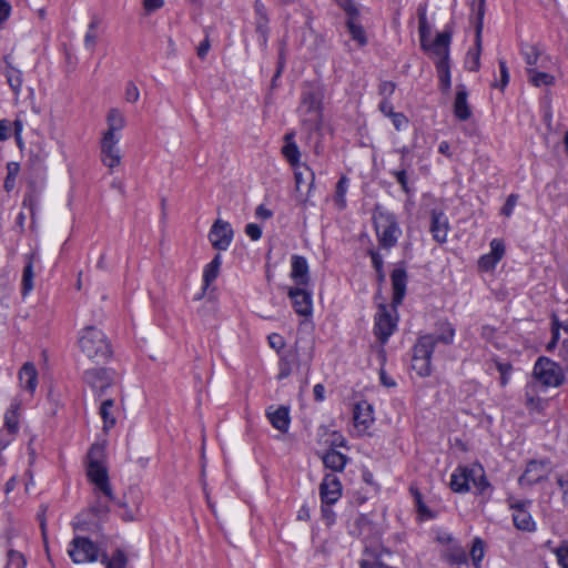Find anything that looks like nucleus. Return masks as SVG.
<instances>
[{
  "label": "nucleus",
  "instance_id": "nucleus-53",
  "mask_svg": "<svg viewBox=\"0 0 568 568\" xmlns=\"http://www.w3.org/2000/svg\"><path fill=\"white\" fill-rule=\"evenodd\" d=\"M517 201H518V195L517 194H510L507 197L506 203L504 204V206L501 209V214L507 216V217L510 216L513 211H514V207L517 204Z\"/></svg>",
  "mask_w": 568,
  "mask_h": 568
},
{
  "label": "nucleus",
  "instance_id": "nucleus-35",
  "mask_svg": "<svg viewBox=\"0 0 568 568\" xmlns=\"http://www.w3.org/2000/svg\"><path fill=\"white\" fill-rule=\"evenodd\" d=\"M101 562L104 564L106 568H125L128 557L122 549L118 548L113 551L111 557L103 552L101 555Z\"/></svg>",
  "mask_w": 568,
  "mask_h": 568
},
{
  "label": "nucleus",
  "instance_id": "nucleus-19",
  "mask_svg": "<svg viewBox=\"0 0 568 568\" xmlns=\"http://www.w3.org/2000/svg\"><path fill=\"white\" fill-rule=\"evenodd\" d=\"M266 416L274 428L281 433H286L290 427L291 417L287 406H280L276 409L271 406L266 410Z\"/></svg>",
  "mask_w": 568,
  "mask_h": 568
},
{
  "label": "nucleus",
  "instance_id": "nucleus-6",
  "mask_svg": "<svg viewBox=\"0 0 568 568\" xmlns=\"http://www.w3.org/2000/svg\"><path fill=\"white\" fill-rule=\"evenodd\" d=\"M374 222L381 245L384 247H392L396 245L402 231L394 215L379 212L374 216Z\"/></svg>",
  "mask_w": 568,
  "mask_h": 568
},
{
  "label": "nucleus",
  "instance_id": "nucleus-32",
  "mask_svg": "<svg viewBox=\"0 0 568 568\" xmlns=\"http://www.w3.org/2000/svg\"><path fill=\"white\" fill-rule=\"evenodd\" d=\"M520 52L527 64V72H529L531 68H538V61L542 58V52L538 47L534 44H523Z\"/></svg>",
  "mask_w": 568,
  "mask_h": 568
},
{
  "label": "nucleus",
  "instance_id": "nucleus-48",
  "mask_svg": "<svg viewBox=\"0 0 568 568\" xmlns=\"http://www.w3.org/2000/svg\"><path fill=\"white\" fill-rule=\"evenodd\" d=\"M336 3L348 14V18H358V9L353 0H335Z\"/></svg>",
  "mask_w": 568,
  "mask_h": 568
},
{
  "label": "nucleus",
  "instance_id": "nucleus-13",
  "mask_svg": "<svg viewBox=\"0 0 568 568\" xmlns=\"http://www.w3.org/2000/svg\"><path fill=\"white\" fill-rule=\"evenodd\" d=\"M320 491L322 503L326 506H331L341 498L342 484L335 475L328 474L324 477L320 486Z\"/></svg>",
  "mask_w": 568,
  "mask_h": 568
},
{
  "label": "nucleus",
  "instance_id": "nucleus-23",
  "mask_svg": "<svg viewBox=\"0 0 568 568\" xmlns=\"http://www.w3.org/2000/svg\"><path fill=\"white\" fill-rule=\"evenodd\" d=\"M254 11H255V30L258 34V39L261 41L262 45H266L267 38H268V17L266 12L265 6L260 1L256 0L254 4Z\"/></svg>",
  "mask_w": 568,
  "mask_h": 568
},
{
  "label": "nucleus",
  "instance_id": "nucleus-60",
  "mask_svg": "<svg viewBox=\"0 0 568 568\" xmlns=\"http://www.w3.org/2000/svg\"><path fill=\"white\" fill-rule=\"evenodd\" d=\"M120 506L124 508V513L122 514V518L125 521H134V520L138 519L139 505H136L135 509H129L125 503L120 504Z\"/></svg>",
  "mask_w": 568,
  "mask_h": 568
},
{
  "label": "nucleus",
  "instance_id": "nucleus-46",
  "mask_svg": "<svg viewBox=\"0 0 568 568\" xmlns=\"http://www.w3.org/2000/svg\"><path fill=\"white\" fill-rule=\"evenodd\" d=\"M418 22H419V27H418L419 40L428 38V36L430 33V27L427 22L426 6H420L418 8Z\"/></svg>",
  "mask_w": 568,
  "mask_h": 568
},
{
  "label": "nucleus",
  "instance_id": "nucleus-63",
  "mask_svg": "<svg viewBox=\"0 0 568 568\" xmlns=\"http://www.w3.org/2000/svg\"><path fill=\"white\" fill-rule=\"evenodd\" d=\"M11 14V6L6 0H0V27L9 19Z\"/></svg>",
  "mask_w": 568,
  "mask_h": 568
},
{
  "label": "nucleus",
  "instance_id": "nucleus-55",
  "mask_svg": "<svg viewBox=\"0 0 568 568\" xmlns=\"http://www.w3.org/2000/svg\"><path fill=\"white\" fill-rule=\"evenodd\" d=\"M245 234L253 241H256L262 236V229L256 223H248L245 226Z\"/></svg>",
  "mask_w": 568,
  "mask_h": 568
},
{
  "label": "nucleus",
  "instance_id": "nucleus-62",
  "mask_svg": "<svg viewBox=\"0 0 568 568\" xmlns=\"http://www.w3.org/2000/svg\"><path fill=\"white\" fill-rule=\"evenodd\" d=\"M394 175H395L397 182L400 184L403 191L405 193L409 194L410 189L408 186L406 171L405 170L396 171V172H394Z\"/></svg>",
  "mask_w": 568,
  "mask_h": 568
},
{
  "label": "nucleus",
  "instance_id": "nucleus-28",
  "mask_svg": "<svg viewBox=\"0 0 568 568\" xmlns=\"http://www.w3.org/2000/svg\"><path fill=\"white\" fill-rule=\"evenodd\" d=\"M19 381L23 388L31 394L34 393L38 385V373L32 363H26L19 373Z\"/></svg>",
  "mask_w": 568,
  "mask_h": 568
},
{
  "label": "nucleus",
  "instance_id": "nucleus-20",
  "mask_svg": "<svg viewBox=\"0 0 568 568\" xmlns=\"http://www.w3.org/2000/svg\"><path fill=\"white\" fill-rule=\"evenodd\" d=\"M430 221V232L437 243L442 244L446 241L448 234V219L442 211L433 210Z\"/></svg>",
  "mask_w": 568,
  "mask_h": 568
},
{
  "label": "nucleus",
  "instance_id": "nucleus-44",
  "mask_svg": "<svg viewBox=\"0 0 568 568\" xmlns=\"http://www.w3.org/2000/svg\"><path fill=\"white\" fill-rule=\"evenodd\" d=\"M485 555V544L480 538H475L470 549V557L476 568L480 567V561Z\"/></svg>",
  "mask_w": 568,
  "mask_h": 568
},
{
  "label": "nucleus",
  "instance_id": "nucleus-22",
  "mask_svg": "<svg viewBox=\"0 0 568 568\" xmlns=\"http://www.w3.org/2000/svg\"><path fill=\"white\" fill-rule=\"evenodd\" d=\"M546 473L545 462L531 460L528 463L525 473L519 477V484L521 486L539 483Z\"/></svg>",
  "mask_w": 568,
  "mask_h": 568
},
{
  "label": "nucleus",
  "instance_id": "nucleus-17",
  "mask_svg": "<svg viewBox=\"0 0 568 568\" xmlns=\"http://www.w3.org/2000/svg\"><path fill=\"white\" fill-rule=\"evenodd\" d=\"M354 425L359 432H365L374 422L373 407L367 402H361L354 408Z\"/></svg>",
  "mask_w": 568,
  "mask_h": 568
},
{
  "label": "nucleus",
  "instance_id": "nucleus-58",
  "mask_svg": "<svg viewBox=\"0 0 568 568\" xmlns=\"http://www.w3.org/2000/svg\"><path fill=\"white\" fill-rule=\"evenodd\" d=\"M497 369L500 373V384L505 386L508 383L511 365L509 363H497Z\"/></svg>",
  "mask_w": 568,
  "mask_h": 568
},
{
  "label": "nucleus",
  "instance_id": "nucleus-27",
  "mask_svg": "<svg viewBox=\"0 0 568 568\" xmlns=\"http://www.w3.org/2000/svg\"><path fill=\"white\" fill-rule=\"evenodd\" d=\"M222 264L221 255L216 254L214 258L205 266L203 272V287L201 294L196 297L200 300L204 296L206 290L211 286V284L215 281L220 273V267Z\"/></svg>",
  "mask_w": 568,
  "mask_h": 568
},
{
  "label": "nucleus",
  "instance_id": "nucleus-52",
  "mask_svg": "<svg viewBox=\"0 0 568 568\" xmlns=\"http://www.w3.org/2000/svg\"><path fill=\"white\" fill-rule=\"evenodd\" d=\"M371 257H372L373 265L377 272L378 280L384 281L385 275L383 273L382 256L379 255V253L377 251H371Z\"/></svg>",
  "mask_w": 568,
  "mask_h": 568
},
{
  "label": "nucleus",
  "instance_id": "nucleus-21",
  "mask_svg": "<svg viewBox=\"0 0 568 568\" xmlns=\"http://www.w3.org/2000/svg\"><path fill=\"white\" fill-rule=\"evenodd\" d=\"M393 305L396 307L402 304L406 293L407 275L403 267H396L392 273Z\"/></svg>",
  "mask_w": 568,
  "mask_h": 568
},
{
  "label": "nucleus",
  "instance_id": "nucleus-43",
  "mask_svg": "<svg viewBox=\"0 0 568 568\" xmlns=\"http://www.w3.org/2000/svg\"><path fill=\"white\" fill-rule=\"evenodd\" d=\"M439 79V88L444 93H448L452 87L450 81V64H443L436 67Z\"/></svg>",
  "mask_w": 568,
  "mask_h": 568
},
{
  "label": "nucleus",
  "instance_id": "nucleus-29",
  "mask_svg": "<svg viewBox=\"0 0 568 568\" xmlns=\"http://www.w3.org/2000/svg\"><path fill=\"white\" fill-rule=\"evenodd\" d=\"M511 508L515 510L513 515L515 526L520 530H532L535 523L530 514L523 508V504H514Z\"/></svg>",
  "mask_w": 568,
  "mask_h": 568
},
{
  "label": "nucleus",
  "instance_id": "nucleus-33",
  "mask_svg": "<svg viewBox=\"0 0 568 568\" xmlns=\"http://www.w3.org/2000/svg\"><path fill=\"white\" fill-rule=\"evenodd\" d=\"M528 74V81L537 88L551 87L555 83V78L548 72L539 71L538 68H531Z\"/></svg>",
  "mask_w": 568,
  "mask_h": 568
},
{
  "label": "nucleus",
  "instance_id": "nucleus-34",
  "mask_svg": "<svg viewBox=\"0 0 568 568\" xmlns=\"http://www.w3.org/2000/svg\"><path fill=\"white\" fill-rule=\"evenodd\" d=\"M7 67H6V77L7 81L14 92L16 95H18L21 91L23 79H22V72L14 68L8 60H6Z\"/></svg>",
  "mask_w": 568,
  "mask_h": 568
},
{
  "label": "nucleus",
  "instance_id": "nucleus-57",
  "mask_svg": "<svg viewBox=\"0 0 568 568\" xmlns=\"http://www.w3.org/2000/svg\"><path fill=\"white\" fill-rule=\"evenodd\" d=\"M557 484L562 493V500L568 503V471L557 477Z\"/></svg>",
  "mask_w": 568,
  "mask_h": 568
},
{
  "label": "nucleus",
  "instance_id": "nucleus-39",
  "mask_svg": "<svg viewBox=\"0 0 568 568\" xmlns=\"http://www.w3.org/2000/svg\"><path fill=\"white\" fill-rule=\"evenodd\" d=\"M505 251H490L488 254L483 255L478 261L480 271H491L495 265L501 260Z\"/></svg>",
  "mask_w": 568,
  "mask_h": 568
},
{
  "label": "nucleus",
  "instance_id": "nucleus-41",
  "mask_svg": "<svg viewBox=\"0 0 568 568\" xmlns=\"http://www.w3.org/2000/svg\"><path fill=\"white\" fill-rule=\"evenodd\" d=\"M8 561L3 562V558L0 555V568H24L26 567V558L22 554L16 550H10L7 554Z\"/></svg>",
  "mask_w": 568,
  "mask_h": 568
},
{
  "label": "nucleus",
  "instance_id": "nucleus-9",
  "mask_svg": "<svg viewBox=\"0 0 568 568\" xmlns=\"http://www.w3.org/2000/svg\"><path fill=\"white\" fill-rule=\"evenodd\" d=\"M120 138L102 135L100 142L101 162L112 172L121 164Z\"/></svg>",
  "mask_w": 568,
  "mask_h": 568
},
{
  "label": "nucleus",
  "instance_id": "nucleus-7",
  "mask_svg": "<svg viewBox=\"0 0 568 568\" xmlns=\"http://www.w3.org/2000/svg\"><path fill=\"white\" fill-rule=\"evenodd\" d=\"M68 554L77 565L94 562L101 558L99 547L88 537L82 536H75L71 540Z\"/></svg>",
  "mask_w": 568,
  "mask_h": 568
},
{
  "label": "nucleus",
  "instance_id": "nucleus-37",
  "mask_svg": "<svg viewBox=\"0 0 568 568\" xmlns=\"http://www.w3.org/2000/svg\"><path fill=\"white\" fill-rule=\"evenodd\" d=\"M450 488L455 493H465L470 489V486L467 483V475H465V470H463L462 466L453 473L450 478Z\"/></svg>",
  "mask_w": 568,
  "mask_h": 568
},
{
  "label": "nucleus",
  "instance_id": "nucleus-3",
  "mask_svg": "<svg viewBox=\"0 0 568 568\" xmlns=\"http://www.w3.org/2000/svg\"><path fill=\"white\" fill-rule=\"evenodd\" d=\"M81 352L91 361L102 363L112 355L111 345L104 333L94 326H87L79 337Z\"/></svg>",
  "mask_w": 568,
  "mask_h": 568
},
{
  "label": "nucleus",
  "instance_id": "nucleus-2",
  "mask_svg": "<svg viewBox=\"0 0 568 568\" xmlns=\"http://www.w3.org/2000/svg\"><path fill=\"white\" fill-rule=\"evenodd\" d=\"M105 443H94L87 454V476L89 480L110 500L114 499L105 466Z\"/></svg>",
  "mask_w": 568,
  "mask_h": 568
},
{
  "label": "nucleus",
  "instance_id": "nucleus-42",
  "mask_svg": "<svg viewBox=\"0 0 568 568\" xmlns=\"http://www.w3.org/2000/svg\"><path fill=\"white\" fill-rule=\"evenodd\" d=\"M18 404L11 405V407L7 410L4 415V428L8 430L9 434H16L18 432Z\"/></svg>",
  "mask_w": 568,
  "mask_h": 568
},
{
  "label": "nucleus",
  "instance_id": "nucleus-54",
  "mask_svg": "<svg viewBox=\"0 0 568 568\" xmlns=\"http://www.w3.org/2000/svg\"><path fill=\"white\" fill-rule=\"evenodd\" d=\"M498 64H499V70H500V85L499 87L501 90H504L509 82V71H508L505 60L499 59Z\"/></svg>",
  "mask_w": 568,
  "mask_h": 568
},
{
  "label": "nucleus",
  "instance_id": "nucleus-64",
  "mask_svg": "<svg viewBox=\"0 0 568 568\" xmlns=\"http://www.w3.org/2000/svg\"><path fill=\"white\" fill-rule=\"evenodd\" d=\"M395 91V83L390 81H384L379 84V93L384 99H388Z\"/></svg>",
  "mask_w": 568,
  "mask_h": 568
},
{
  "label": "nucleus",
  "instance_id": "nucleus-30",
  "mask_svg": "<svg viewBox=\"0 0 568 568\" xmlns=\"http://www.w3.org/2000/svg\"><path fill=\"white\" fill-rule=\"evenodd\" d=\"M37 261V254L31 253L27 256V263L22 274V295L27 296L33 290V263Z\"/></svg>",
  "mask_w": 568,
  "mask_h": 568
},
{
  "label": "nucleus",
  "instance_id": "nucleus-5",
  "mask_svg": "<svg viewBox=\"0 0 568 568\" xmlns=\"http://www.w3.org/2000/svg\"><path fill=\"white\" fill-rule=\"evenodd\" d=\"M453 31L444 30L438 32L433 41H428L427 38L420 40V47L430 59L435 62V65H442L449 63V47L452 42Z\"/></svg>",
  "mask_w": 568,
  "mask_h": 568
},
{
  "label": "nucleus",
  "instance_id": "nucleus-59",
  "mask_svg": "<svg viewBox=\"0 0 568 568\" xmlns=\"http://www.w3.org/2000/svg\"><path fill=\"white\" fill-rule=\"evenodd\" d=\"M526 406L529 409H534V410L540 412V410L544 409V402H542V399H540L538 397H534V396L527 395V397H526Z\"/></svg>",
  "mask_w": 568,
  "mask_h": 568
},
{
  "label": "nucleus",
  "instance_id": "nucleus-8",
  "mask_svg": "<svg viewBox=\"0 0 568 568\" xmlns=\"http://www.w3.org/2000/svg\"><path fill=\"white\" fill-rule=\"evenodd\" d=\"M534 376L544 386H560L565 382L561 367L546 357H540L534 366Z\"/></svg>",
  "mask_w": 568,
  "mask_h": 568
},
{
  "label": "nucleus",
  "instance_id": "nucleus-31",
  "mask_svg": "<svg viewBox=\"0 0 568 568\" xmlns=\"http://www.w3.org/2000/svg\"><path fill=\"white\" fill-rule=\"evenodd\" d=\"M347 457L335 450L331 449L323 456V463L325 467L334 470V471H342L346 465Z\"/></svg>",
  "mask_w": 568,
  "mask_h": 568
},
{
  "label": "nucleus",
  "instance_id": "nucleus-38",
  "mask_svg": "<svg viewBox=\"0 0 568 568\" xmlns=\"http://www.w3.org/2000/svg\"><path fill=\"white\" fill-rule=\"evenodd\" d=\"M346 27L348 32L352 36V39L356 41L359 45H365L367 42L366 33L363 27L358 23L357 18H348L346 22Z\"/></svg>",
  "mask_w": 568,
  "mask_h": 568
},
{
  "label": "nucleus",
  "instance_id": "nucleus-11",
  "mask_svg": "<svg viewBox=\"0 0 568 568\" xmlns=\"http://www.w3.org/2000/svg\"><path fill=\"white\" fill-rule=\"evenodd\" d=\"M233 235L231 224L217 219L211 227L209 239L214 248H226L231 244Z\"/></svg>",
  "mask_w": 568,
  "mask_h": 568
},
{
  "label": "nucleus",
  "instance_id": "nucleus-16",
  "mask_svg": "<svg viewBox=\"0 0 568 568\" xmlns=\"http://www.w3.org/2000/svg\"><path fill=\"white\" fill-rule=\"evenodd\" d=\"M291 278L297 286H307L310 284L308 263L301 255H293L291 261Z\"/></svg>",
  "mask_w": 568,
  "mask_h": 568
},
{
  "label": "nucleus",
  "instance_id": "nucleus-47",
  "mask_svg": "<svg viewBox=\"0 0 568 568\" xmlns=\"http://www.w3.org/2000/svg\"><path fill=\"white\" fill-rule=\"evenodd\" d=\"M294 175H295V184H296L297 191L301 190L302 184L306 180H308V189H312V186L314 184V173L308 168H305V172H303L296 168Z\"/></svg>",
  "mask_w": 568,
  "mask_h": 568
},
{
  "label": "nucleus",
  "instance_id": "nucleus-26",
  "mask_svg": "<svg viewBox=\"0 0 568 568\" xmlns=\"http://www.w3.org/2000/svg\"><path fill=\"white\" fill-rule=\"evenodd\" d=\"M468 93L465 85L457 87V93L454 101V114L460 121H466L471 116V110L467 101Z\"/></svg>",
  "mask_w": 568,
  "mask_h": 568
},
{
  "label": "nucleus",
  "instance_id": "nucleus-14",
  "mask_svg": "<svg viewBox=\"0 0 568 568\" xmlns=\"http://www.w3.org/2000/svg\"><path fill=\"white\" fill-rule=\"evenodd\" d=\"M288 296L297 314L302 316L312 314V294L306 290V286L290 287Z\"/></svg>",
  "mask_w": 568,
  "mask_h": 568
},
{
  "label": "nucleus",
  "instance_id": "nucleus-49",
  "mask_svg": "<svg viewBox=\"0 0 568 568\" xmlns=\"http://www.w3.org/2000/svg\"><path fill=\"white\" fill-rule=\"evenodd\" d=\"M560 327H561V324L559 323L557 317L554 316L552 326H551L552 338H551V341L546 346V349L548 352H551V351L555 349V347L557 345V342L559 339V329H560Z\"/></svg>",
  "mask_w": 568,
  "mask_h": 568
},
{
  "label": "nucleus",
  "instance_id": "nucleus-45",
  "mask_svg": "<svg viewBox=\"0 0 568 568\" xmlns=\"http://www.w3.org/2000/svg\"><path fill=\"white\" fill-rule=\"evenodd\" d=\"M347 179L345 176H342L339 181L336 184V192H335V202L339 209H344L346 205L345 195L347 192Z\"/></svg>",
  "mask_w": 568,
  "mask_h": 568
},
{
  "label": "nucleus",
  "instance_id": "nucleus-1",
  "mask_svg": "<svg viewBox=\"0 0 568 568\" xmlns=\"http://www.w3.org/2000/svg\"><path fill=\"white\" fill-rule=\"evenodd\" d=\"M439 333L420 335L413 347L412 368L422 377L432 373V355L437 343L449 345L454 341L455 329L452 324H439Z\"/></svg>",
  "mask_w": 568,
  "mask_h": 568
},
{
  "label": "nucleus",
  "instance_id": "nucleus-12",
  "mask_svg": "<svg viewBox=\"0 0 568 568\" xmlns=\"http://www.w3.org/2000/svg\"><path fill=\"white\" fill-rule=\"evenodd\" d=\"M396 327L395 321L392 318L385 305L379 306V311L375 317L374 332L382 344L386 343Z\"/></svg>",
  "mask_w": 568,
  "mask_h": 568
},
{
  "label": "nucleus",
  "instance_id": "nucleus-51",
  "mask_svg": "<svg viewBox=\"0 0 568 568\" xmlns=\"http://www.w3.org/2000/svg\"><path fill=\"white\" fill-rule=\"evenodd\" d=\"M556 556L558 564L562 568H568V542H564L557 548Z\"/></svg>",
  "mask_w": 568,
  "mask_h": 568
},
{
  "label": "nucleus",
  "instance_id": "nucleus-10",
  "mask_svg": "<svg viewBox=\"0 0 568 568\" xmlns=\"http://www.w3.org/2000/svg\"><path fill=\"white\" fill-rule=\"evenodd\" d=\"M83 381L101 396L113 384V376L106 368H91L84 372Z\"/></svg>",
  "mask_w": 568,
  "mask_h": 568
},
{
  "label": "nucleus",
  "instance_id": "nucleus-61",
  "mask_svg": "<svg viewBox=\"0 0 568 568\" xmlns=\"http://www.w3.org/2000/svg\"><path fill=\"white\" fill-rule=\"evenodd\" d=\"M164 6V0H143V8L148 13L154 12Z\"/></svg>",
  "mask_w": 568,
  "mask_h": 568
},
{
  "label": "nucleus",
  "instance_id": "nucleus-25",
  "mask_svg": "<svg viewBox=\"0 0 568 568\" xmlns=\"http://www.w3.org/2000/svg\"><path fill=\"white\" fill-rule=\"evenodd\" d=\"M295 132L291 131L284 135L285 144L282 146V155L291 164L292 168L296 169L300 165L301 152L297 144L294 141Z\"/></svg>",
  "mask_w": 568,
  "mask_h": 568
},
{
  "label": "nucleus",
  "instance_id": "nucleus-36",
  "mask_svg": "<svg viewBox=\"0 0 568 568\" xmlns=\"http://www.w3.org/2000/svg\"><path fill=\"white\" fill-rule=\"evenodd\" d=\"M113 406H114L113 399H105L101 404L100 416L103 419V430L104 432H108L116 423L114 415L111 413V409L113 408Z\"/></svg>",
  "mask_w": 568,
  "mask_h": 568
},
{
  "label": "nucleus",
  "instance_id": "nucleus-24",
  "mask_svg": "<svg viewBox=\"0 0 568 568\" xmlns=\"http://www.w3.org/2000/svg\"><path fill=\"white\" fill-rule=\"evenodd\" d=\"M125 124L126 120L124 114L118 108H112L106 114L108 129L103 132L102 135L121 139L120 132L125 126Z\"/></svg>",
  "mask_w": 568,
  "mask_h": 568
},
{
  "label": "nucleus",
  "instance_id": "nucleus-50",
  "mask_svg": "<svg viewBox=\"0 0 568 568\" xmlns=\"http://www.w3.org/2000/svg\"><path fill=\"white\" fill-rule=\"evenodd\" d=\"M124 98L129 103H135L139 100L140 91L133 82L126 83Z\"/></svg>",
  "mask_w": 568,
  "mask_h": 568
},
{
  "label": "nucleus",
  "instance_id": "nucleus-15",
  "mask_svg": "<svg viewBox=\"0 0 568 568\" xmlns=\"http://www.w3.org/2000/svg\"><path fill=\"white\" fill-rule=\"evenodd\" d=\"M483 16L484 10L483 6L479 9L478 12V22L476 24V39H475V50L468 51L466 57V68L469 71H478L480 68V53H481V31H483Z\"/></svg>",
  "mask_w": 568,
  "mask_h": 568
},
{
  "label": "nucleus",
  "instance_id": "nucleus-4",
  "mask_svg": "<svg viewBox=\"0 0 568 568\" xmlns=\"http://www.w3.org/2000/svg\"><path fill=\"white\" fill-rule=\"evenodd\" d=\"M323 93L320 89L308 87L302 93L300 112L302 124L308 131H318L323 123L322 113Z\"/></svg>",
  "mask_w": 568,
  "mask_h": 568
},
{
  "label": "nucleus",
  "instance_id": "nucleus-56",
  "mask_svg": "<svg viewBox=\"0 0 568 568\" xmlns=\"http://www.w3.org/2000/svg\"><path fill=\"white\" fill-rule=\"evenodd\" d=\"M268 344L276 352H280L285 346V339L280 334L273 333L268 336Z\"/></svg>",
  "mask_w": 568,
  "mask_h": 568
},
{
  "label": "nucleus",
  "instance_id": "nucleus-18",
  "mask_svg": "<svg viewBox=\"0 0 568 568\" xmlns=\"http://www.w3.org/2000/svg\"><path fill=\"white\" fill-rule=\"evenodd\" d=\"M463 470H465V475H467V483L474 485V487L478 490V493L484 494V491L489 487V484L485 476V470L479 464H473L470 466H462Z\"/></svg>",
  "mask_w": 568,
  "mask_h": 568
},
{
  "label": "nucleus",
  "instance_id": "nucleus-40",
  "mask_svg": "<svg viewBox=\"0 0 568 568\" xmlns=\"http://www.w3.org/2000/svg\"><path fill=\"white\" fill-rule=\"evenodd\" d=\"M297 354L296 352H291L287 355L283 356L280 362V372L278 379H284L292 374L293 365L296 363Z\"/></svg>",
  "mask_w": 568,
  "mask_h": 568
}]
</instances>
